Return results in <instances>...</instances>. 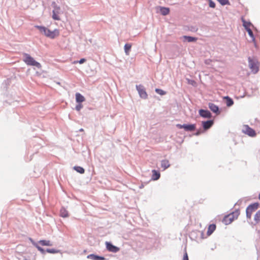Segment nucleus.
Here are the masks:
<instances>
[{
	"label": "nucleus",
	"mask_w": 260,
	"mask_h": 260,
	"mask_svg": "<svg viewBox=\"0 0 260 260\" xmlns=\"http://www.w3.org/2000/svg\"><path fill=\"white\" fill-rule=\"evenodd\" d=\"M39 30L40 32L45 35L46 37L50 39H54L59 35V31L57 29H55L53 30H51L47 27L44 26H36Z\"/></svg>",
	"instance_id": "obj_1"
},
{
	"label": "nucleus",
	"mask_w": 260,
	"mask_h": 260,
	"mask_svg": "<svg viewBox=\"0 0 260 260\" xmlns=\"http://www.w3.org/2000/svg\"><path fill=\"white\" fill-rule=\"evenodd\" d=\"M240 214L239 210H236L232 213L224 216L222 222L226 225L232 223L235 219H236Z\"/></svg>",
	"instance_id": "obj_2"
},
{
	"label": "nucleus",
	"mask_w": 260,
	"mask_h": 260,
	"mask_svg": "<svg viewBox=\"0 0 260 260\" xmlns=\"http://www.w3.org/2000/svg\"><path fill=\"white\" fill-rule=\"evenodd\" d=\"M249 67L253 74L257 73L259 71V62L256 59H252L249 57L248 59Z\"/></svg>",
	"instance_id": "obj_3"
},
{
	"label": "nucleus",
	"mask_w": 260,
	"mask_h": 260,
	"mask_svg": "<svg viewBox=\"0 0 260 260\" xmlns=\"http://www.w3.org/2000/svg\"><path fill=\"white\" fill-rule=\"evenodd\" d=\"M242 21L243 25L250 37L252 41L254 42L255 38L251 29V27H253L252 24L250 22H247L244 20H243Z\"/></svg>",
	"instance_id": "obj_4"
},
{
	"label": "nucleus",
	"mask_w": 260,
	"mask_h": 260,
	"mask_svg": "<svg viewBox=\"0 0 260 260\" xmlns=\"http://www.w3.org/2000/svg\"><path fill=\"white\" fill-rule=\"evenodd\" d=\"M259 204L255 203L249 205L246 208V216L248 218L250 219L252 213L258 208Z\"/></svg>",
	"instance_id": "obj_5"
},
{
	"label": "nucleus",
	"mask_w": 260,
	"mask_h": 260,
	"mask_svg": "<svg viewBox=\"0 0 260 260\" xmlns=\"http://www.w3.org/2000/svg\"><path fill=\"white\" fill-rule=\"evenodd\" d=\"M53 5V9L52 11V18L55 20H60V18L59 14L61 13L60 8L57 6L55 2L52 3Z\"/></svg>",
	"instance_id": "obj_6"
},
{
	"label": "nucleus",
	"mask_w": 260,
	"mask_h": 260,
	"mask_svg": "<svg viewBox=\"0 0 260 260\" xmlns=\"http://www.w3.org/2000/svg\"><path fill=\"white\" fill-rule=\"evenodd\" d=\"M137 89L138 91L140 96L143 99H146L147 98V94L145 91L144 87L141 85H137L136 86Z\"/></svg>",
	"instance_id": "obj_7"
},
{
	"label": "nucleus",
	"mask_w": 260,
	"mask_h": 260,
	"mask_svg": "<svg viewBox=\"0 0 260 260\" xmlns=\"http://www.w3.org/2000/svg\"><path fill=\"white\" fill-rule=\"evenodd\" d=\"M105 244L107 249L110 252H117L120 249L119 248L112 245L110 242H106Z\"/></svg>",
	"instance_id": "obj_8"
},
{
	"label": "nucleus",
	"mask_w": 260,
	"mask_h": 260,
	"mask_svg": "<svg viewBox=\"0 0 260 260\" xmlns=\"http://www.w3.org/2000/svg\"><path fill=\"white\" fill-rule=\"evenodd\" d=\"M177 126L179 128H184L186 131H193L196 129L195 124H177Z\"/></svg>",
	"instance_id": "obj_9"
},
{
	"label": "nucleus",
	"mask_w": 260,
	"mask_h": 260,
	"mask_svg": "<svg viewBox=\"0 0 260 260\" xmlns=\"http://www.w3.org/2000/svg\"><path fill=\"white\" fill-rule=\"evenodd\" d=\"M243 131L245 134L249 135V136L254 137L256 135L255 131L248 125L244 126Z\"/></svg>",
	"instance_id": "obj_10"
},
{
	"label": "nucleus",
	"mask_w": 260,
	"mask_h": 260,
	"mask_svg": "<svg viewBox=\"0 0 260 260\" xmlns=\"http://www.w3.org/2000/svg\"><path fill=\"white\" fill-rule=\"evenodd\" d=\"M36 69H39L40 71H36V75L38 76H41L44 73V71L41 69V64L35 60H34V70Z\"/></svg>",
	"instance_id": "obj_11"
},
{
	"label": "nucleus",
	"mask_w": 260,
	"mask_h": 260,
	"mask_svg": "<svg viewBox=\"0 0 260 260\" xmlns=\"http://www.w3.org/2000/svg\"><path fill=\"white\" fill-rule=\"evenodd\" d=\"M199 114L201 116L204 118H210L211 117V113L208 110H205L201 109L199 111Z\"/></svg>",
	"instance_id": "obj_12"
},
{
	"label": "nucleus",
	"mask_w": 260,
	"mask_h": 260,
	"mask_svg": "<svg viewBox=\"0 0 260 260\" xmlns=\"http://www.w3.org/2000/svg\"><path fill=\"white\" fill-rule=\"evenodd\" d=\"M209 108L213 112L217 114H219L220 113L218 106L215 104L213 103H209Z\"/></svg>",
	"instance_id": "obj_13"
},
{
	"label": "nucleus",
	"mask_w": 260,
	"mask_h": 260,
	"mask_svg": "<svg viewBox=\"0 0 260 260\" xmlns=\"http://www.w3.org/2000/svg\"><path fill=\"white\" fill-rule=\"evenodd\" d=\"M213 124V121L212 120H208L206 121H203L202 122V125L203 126V128L205 129H207L211 127L212 125Z\"/></svg>",
	"instance_id": "obj_14"
},
{
	"label": "nucleus",
	"mask_w": 260,
	"mask_h": 260,
	"mask_svg": "<svg viewBox=\"0 0 260 260\" xmlns=\"http://www.w3.org/2000/svg\"><path fill=\"white\" fill-rule=\"evenodd\" d=\"M76 101L77 103H80L85 101V98L81 95L80 93H76Z\"/></svg>",
	"instance_id": "obj_15"
},
{
	"label": "nucleus",
	"mask_w": 260,
	"mask_h": 260,
	"mask_svg": "<svg viewBox=\"0 0 260 260\" xmlns=\"http://www.w3.org/2000/svg\"><path fill=\"white\" fill-rule=\"evenodd\" d=\"M216 229V225L215 224H210L209 225V226H208V231H207V235L208 236H210L211 235L213 232Z\"/></svg>",
	"instance_id": "obj_16"
},
{
	"label": "nucleus",
	"mask_w": 260,
	"mask_h": 260,
	"mask_svg": "<svg viewBox=\"0 0 260 260\" xmlns=\"http://www.w3.org/2000/svg\"><path fill=\"white\" fill-rule=\"evenodd\" d=\"M161 166L164 170L167 169L170 166L169 161L167 159L162 160L161 161Z\"/></svg>",
	"instance_id": "obj_17"
},
{
	"label": "nucleus",
	"mask_w": 260,
	"mask_h": 260,
	"mask_svg": "<svg viewBox=\"0 0 260 260\" xmlns=\"http://www.w3.org/2000/svg\"><path fill=\"white\" fill-rule=\"evenodd\" d=\"M24 61L29 65H32V58L28 55L27 54L24 55Z\"/></svg>",
	"instance_id": "obj_18"
},
{
	"label": "nucleus",
	"mask_w": 260,
	"mask_h": 260,
	"mask_svg": "<svg viewBox=\"0 0 260 260\" xmlns=\"http://www.w3.org/2000/svg\"><path fill=\"white\" fill-rule=\"evenodd\" d=\"M152 179L153 180H157L160 178V175L158 172L156 171L155 170H152Z\"/></svg>",
	"instance_id": "obj_19"
},
{
	"label": "nucleus",
	"mask_w": 260,
	"mask_h": 260,
	"mask_svg": "<svg viewBox=\"0 0 260 260\" xmlns=\"http://www.w3.org/2000/svg\"><path fill=\"white\" fill-rule=\"evenodd\" d=\"M160 12L162 15L165 16L169 14L170 9L169 8L161 7H160Z\"/></svg>",
	"instance_id": "obj_20"
},
{
	"label": "nucleus",
	"mask_w": 260,
	"mask_h": 260,
	"mask_svg": "<svg viewBox=\"0 0 260 260\" xmlns=\"http://www.w3.org/2000/svg\"><path fill=\"white\" fill-rule=\"evenodd\" d=\"M224 99L225 100V103L227 106L230 107L234 104L233 100L229 96L224 97Z\"/></svg>",
	"instance_id": "obj_21"
},
{
	"label": "nucleus",
	"mask_w": 260,
	"mask_h": 260,
	"mask_svg": "<svg viewBox=\"0 0 260 260\" xmlns=\"http://www.w3.org/2000/svg\"><path fill=\"white\" fill-rule=\"evenodd\" d=\"M88 258H90L93 260H104L105 258L102 256H98L94 254H90L88 256Z\"/></svg>",
	"instance_id": "obj_22"
},
{
	"label": "nucleus",
	"mask_w": 260,
	"mask_h": 260,
	"mask_svg": "<svg viewBox=\"0 0 260 260\" xmlns=\"http://www.w3.org/2000/svg\"><path fill=\"white\" fill-rule=\"evenodd\" d=\"M60 215L62 217H67L69 216L68 211L64 208H62L60 210Z\"/></svg>",
	"instance_id": "obj_23"
},
{
	"label": "nucleus",
	"mask_w": 260,
	"mask_h": 260,
	"mask_svg": "<svg viewBox=\"0 0 260 260\" xmlns=\"http://www.w3.org/2000/svg\"><path fill=\"white\" fill-rule=\"evenodd\" d=\"M132 47V45L130 44H126L124 45V51L127 55L129 54V51Z\"/></svg>",
	"instance_id": "obj_24"
},
{
	"label": "nucleus",
	"mask_w": 260,
	"mask_h": 260,
	"mask_svg": "<svg viewBox=\"0 0 260 260\" xmlns=\"http://www.w3.org/2000/svg\"><path fill=\"white\" fill-rule=\"evenodd\" d=\"M39 243L43 246H52V244L49 240H41Z\"/></svg>",
	"instance_id": "obj_25"
},
{
	"label": "nucleus",
	"mask_w": 260,
	"mask_h": 260,
	"mask_svg": "<svg viewBox=\"0 0 260 260\" xmlns=\"http://www.w3.org/2000/svg\"><path fill=\"white\" fill-rule=\"evenodd\" d=\"M74 169L78 172L80 173V174H83L85 172L84 169L79 166H76L74 167Z\"/></svg>",
	"instance_id": "obj_26"
},
{
	"label": "nucleus",
	"mask_w": 260,
	"mask_h": 260,
	"mask_svg": "<svg viewBox=\"0 0 260 260\" xmlns=\"http://www.w3.org/2000/svg\"><path fill=\"white\" fill-rule=\"evenodd\" d=\"M184 38L188 42H195L197 40V38L194 37H192L190 36H184Z\"/></svg>",
	"instance_id": "obj_27"
},
{
	"label": "nucleus",
	"mask_w": 260,
	"mask_h": 260,
	"mask_svg": "<svg viewBox=\"0 0 260 260\" xmlns=\"http://www.w3.org/2000/svg\"><path fill=\"white\" fill-rule=\"evenodd\" d=\"M254 219L256 223L260 221V210L258 211L255 214Z\"/></svg>",
	"instance_id": "obj_28"
},
{
	"label": "nucleus",
	"mask_w": 260,
	"mask_h": 260,
	"mask_svg": "<svg viewBox=\"0 0 260 260\" xmlns=\"http://www.w3.org/2000/svg\"><path fill=\"white\" fill-rule=\"evenodd\" d=\"M155 92L160 94V95H165L166 92L165 91H164V90H162V89H158V88H156L155 89Z\"/></svg>",
	"instance_id": "obj_29"
},
{
	"label": "nucleus",
	"mask_w": 260,
	"mask_h": 260,
	"mask_svg": "<svg viewBox=\"0 0 260 260\" xmlns=\"http://www.w3.org/2000/svg\"><path fill=\"white\" fill-rule=\"evenodd\" d=\"M218 1L220 4L222 5H225L229 4V0H217Z\"/></svg>",
	"instance_id": "obj_30"
},
{
	"label": "nucleus",
	"mask_w": 260,
	"mask_h": 260,
	"mask_svg": "<svg viewBox=\"0 0 260 260\" xmlns=\"http://www.w3.org/2000/svg\"><path fill=\"white\" fill-rule=\"evenodd\" d=\"M46 251L48 253H56L58 252V250H56L54 249H47Z\"/></svg>",
	"instance_id": "obj_31"
},
{
	"label": "nucleus",
	"mask_w": 260,
	"mask_h": 260,
	"mask_svg": "<svg viewBox=\"0 0 260 260\" xmlns=\"http://www.w3.org/2000/svg\"><path fill=\"white\" fill-rule=\"evenodd\" d=\"M209 5L211 8H214L215 7V4L212 0H209Z\"/></svg>",
	"instance_id": "obj_32"
},
{
	"label": "nucleus",
	"mask_w": 260,
	"mask_h": 260,
	"mask_svg": "<svg viewBox=\"0 0 260 260\" xmlns=\"http://www.w3.org/2000/svg\"><path fill=\"white\" fill-rule=\"evenodd\" d=\"M83 107V105L81 104H79L76 106V110L78 111H79Z\"/></svg>",
	"instance_id": "obj_33"
},
{
	"label": "nucleus",
	"mask_w": 260,
	"mask_h": 260,
	"mask_svg": "<svg viewBox=\"0 0 260 260\" xmlns=\"http://www.w3.org/2000/svg\"><path fill=\"white\" fill-rule=\"evenodd\" d=\"M85 61H86V59L85 58H82L79 61H74V63L79 62V63L82 64V63H84V62H85Z\"/></svg>",
	"instance_id": "obj_34"
},
{
	"label": "nucleus",
	"mask_w": 260,
	"mask_h": 260,
	"mask_svg": "<svg viewBox=\"0 0 260 260\" xmlns=\"http://www.w3.org/2000/svg\"><path fill=\"white\" fill-rule=\"evenodd\" d=\"M183 260H188V255L186 252L184 254L183 256Z\"/></svg>",
	"instance_id": "obj_35"
},
{
	"label": "nucleus",
	"mask_w": 260,
	"mask_h": 260,
	"mask_svg": "<svg viewBox=\"0 0 260 260\" xmlns=\"http://www.w3.org/2000/svg\"><path fill=\"white\" fill-rule=\"evenodd\" d=\"M37 247L38 248V250L40 251H41L42 252L44 253V249L43 248H42L41 247L38 246H37Z\"/></svg>",
	"instance_id": "obj_36"
},
{
	"label": "nucleus",
	"mask_w": 260,
	"mask_h": 260,
	"mask_svg": "<svg viewBox=\"0 0 260 260\" xmlns=\"http://www.w3.org/2000/svg\"><path fill=\"white\" fill-rule=\"evenodd\" d=\"M36 71H40V70L39 69H36Z\"/></svg>",
	"instance_id": "obj_37"
},
{
	"label": "nucleus",
	"mask_w": 260,
	"mask_h": 260,
	"mask_svg": "<svg viewBox=\"0 0 260 260\" xmlns=\"http://www.w3.org/2000/svg\"><path fill=\"white\" fill-rule=\"evenodd\" d=\"M258 198L260 200V193L259 194Z\"/></svg>",
	"instance_id": "obj_38"
}]
</instances>
